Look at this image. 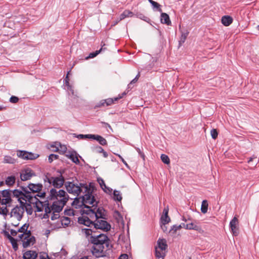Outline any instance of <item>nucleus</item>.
<instances>
[{"mask_svg": "<svg viewBox=\"0 0 259 259\" xmlns=\"http://www.w3.org/2000/svg\"><path fill=\"white\" fill-rule=\"evenodd\" d=\"M98 203L95 200L91 206L84 207L81 210L82 216L78 218V222L95 231L100 229L107 232L110 230L111 226L105 220L107 219L106 211L103 207H97Z\"/></svg>", "mask_w": 259, "mask_h": 259, "instance_id": "f257e3e1", "label": "nucleus"}, {"mask_svg": "<svg viewBox=\"0 0 259 259\" xmlns=\"http://www.w3.org/2000/svg\"><path fill=\"white\" fill-rule=\"evenodd\" d=\"M65 187L66 191L71 194L77 197L81 192L84 194L81 196L82 201L80 202L79 198H75L72 202L73 205H76L75 208L81 206H87V204L91 205L95 202V197L93 195V189L90 187V185L80 183L78 182L66 181L65 183Z\"/></svg>", "mask_w": 259, "mask_h": 259, "instance_id": "f03ea898", "label": "nucleus"}, {"mask_svg": "<svg viewBox=\"0 0 259 259\" xmlns=\"http://www.w3.org/2000/svg\"><path fill=\"white\" fill-rule=\"evenodd\" d=\"M82 231L87 237L91 236L90 241L96 246L103 245L108 240V237L105 234H99L91 228L82 229Z\"/></svg>", "mask_w": 259, "mask_h": 259, "instance_id": "7ed1b4c3", "label": "nucleus"}, {"mask_svg": "<svg viewBox=\"0 0 259 259\" xmlns=\"http://www.w3.org/2000/svg\"><path fill=\"white\" fill-rule=\"evenodd\" d=\"M12 191L8 189L0 191V214L7 215L8 213L7 206L12 202Z\"/></svg>", "mask_w": 259, "mask_h": 259, "instance_id": "20e7f679", "label": "nucleus"}, {"mask_svg": "<svg viewBox=\"0 0 259 259\" xmlns=\"http://www.w3.org/2000/svg\"><path fill=\"white\" fill-rule=\"evenodd\" d=\"M51 200L55 201L59 203L64 202V205L68 200L69 196L63 190H59L57 191L55 189H52L50 192L49 197Z\"/></svg>", "mask_w": 259, "mask_h": 259, "instance_id": "39448f33", "label": "nucleus"}, {"mask_svg": "<svg viewBox=\"0 0 259 259\" xmlns=\"http://www.w3.org/2000/svg\"><path fill=\"white\" fill-rule=\"evenodd\" d=\"M26 197L27 198V201L32 203L33 207L35 208V211H42L43 209H45V206H47V203L43 205L42 202L36 197V195L33 194L31 195H27Z\"/></svg>", "mask_w": 259, "mask_h": 259, "instance_id": "423d86ee", "label": "nucleus"}, {"mask_svg": "<svg viewBox=\"0 0 259 259\" xmlns=\"http://www.w3.org/2000/svg\"><path fill=\"white\" fill-rule=\"evenodd\" d=\"M64 206V202L59 203V202H57L55 201H53V204L51 206H49V203H47V206H45V211L46 212L45 216L46 215L47 218H49L48 213H51L52 211H54L55 212H60L62 210Z\"/></svg>", "mask_w": 259, "mask_h": 259, "instance_id": "0eeeda50", "label": "nucleus"}, {"mask_svg": "<svg viewBox=\"0 0 259 259\" xmlns=\"http://www.w3.org/2000/svg\"><path fill=\"white\" fill-rule=\"evenodd\" d=\"M24 202L22 200H20V206L16 205L14 208L12 209L11 212V217H13L20 221L21 220L24 213Z\"/></svg>", "mask_w": 259, "mask_h": 259, "instance_id": "6e6552de", "label": "nucleus"}, {"mask_svg": "<svg viewBox=\"0 0 259 259\" xmlns=\"http://www.w3.org/2000/svg\"><path fill=\"white\" fill-rule=\"evenodd\" d=\"M22 188L23 191L16 189L12 191V193L14 196L18 198L20 202V200L28 201L27 198L26 196L27 195H31L32 194L27 190V188L22 187Z\"/></svg>", "mask_w": 259, "mask_h": 259, "instance_id": "1a4fd4ad", "label": "nucleus"}, {"mask_svg": "<svg viewBox=\"0 0 259 259\" xmlns=\"http://www.w3.org/2000/svg\"><path fill=\"white\" fill-rule=\"evenodd\" d=\"M60 173V175L58 177H51L50 181L51 182V184L54 187L60 188L62 187V186L66 182H65V179L62 175V173L60 171H58Z\"/></svg>", "mask_w": 259, "mask_h": 259, "instance_id": "9d476101", "label": "nucleus"}, {"mask_svg": "<svg viewBox=\"0 0 259 259\" xmlns=\"http://www.w3.org/2000/svg\"><path fill=\"white\" fill-rule=\"evenodd\" d=\"M17 155L18 157L24 160H33L36 159L39 156L37 154L22 150H18L17 151Z\"/></svg>", "mask_w": 259, "mask_h": 259, "instance_id": "9b49d317", "label": "nucleus"}, {"mask_svg": "<svg viewBox=\"0 0 259 259\" xmlns=\"http://www.w3.org/2000/svg\"><path fill=\"white\" fill-rule=\"evenodd\" d=\"M28 189L30 191H29L30 193L32 192V194H34V193L36 192H39L40 191L42 188V185L39 183L35 184L32 183H30L27 186ZM37 196L39 197H44L45 196V193H42L40 195H39L38 194L36 195Z\"/></svg>", "mask_w": 259, "mask_h": 259, "instance_id": "f8f14e48", "label": "nucleus"}, {"mask_svg": "<svg viewBox=\"0 0 259 259\" xmlns=\"http://www.w3.org/2000/svg\"><path fill=\"white\" fill-rule=\"evenodd\" d=\"M34 176H35L34 172L29 168L22 170L20 173V178L23 181L30 180Z\"/></svg>", "mask_w": 259, "mask_h": 259, "instance_id": "ddd939ff", "label": "nucleus"}, {"mask_svg": "<svg viewBox=\"0 0 259 259\" xmlns=\"http://www.w3.org/2000/svg\"><path fill=\"white\" fill-rule=\"evenodd\" d=\"M238 220L235 217L230 222V228L233 235L237 236L239 234L238 231Z\"/></svg>", "mask_w": 259, "mask_h": 259, "instance_id": "4468645a", "label": "nucleus"}, {"mask_svg": "<svg viewBox=\"0 0 259 259\" xmlns=\"http://www.w3.org/2000/svg\"><path fill=\"white\" fill-rule=\"evenodd\" d=\"M35 241V238L31 236V234H29L28 236L25 237L23 242V246L24 248H26L30 246L31 244H33Z\"/></svg>", "mask_w": 259, "mask_h": 259, "instance_id": "2eb2a0df", "label": "nucleus"}, {"mask_svg": "<svg viewBox=\"0 0 259 259\" xmlns=\"http://www.w3.org/2000/svg\"><path fill=\"white\" fill-rule=\"evenodd\" d=\"M37 256V254L35 251L29 250L27 251L23 254V259H35Z\"/></svg>", "mask_w": 259, "mask_h": 259, "instance_id": "dca6fc26", "label": "nucleus"}, {"mask_svg": "<svg viewBox=\"0 0 259 259\" xmlns=\"http://www.w3.org/2000/svg\"><path fill=\"white\" fill-rule=\"evenodd\" d=\"M72 161L76 164H79V160L78 159V154L75 151L70 153L69 154L66 155Z\"/></svg>", "mask_w": 259, "mask_h": 259, "instance_id": "f3484780", "label": "nucleus"}, {"mask_svg": "<svg viewBox=\"0 0 259 259\" xmlns=\"http://www.w3.org/2000/svg\"><path fill=\"white\" fill-rule=\"evenodd\" d=\"M167 247V245L166 244V241L164 239H160L159 238L157 242V245L155 247L158 248L159 249L166 250V249Z\"/></svg>", "mask_w": 259, "mask_h": 259, "instance_id": "a211bd4d", "label": "nucleus"}, {"mask_svg": "<svg viewBox=\"0 0 259 259\" xmlns=\"http://www.w3.org/2000/svg\"><path fill=\"white\" fill-rule=\"evenodd\" d=\"M24 202L23 207H24V210L25 209L27 213L29 215L32 214L33 212V204L29 203L28 201H23Z\"/></svg>", "mask_w": 259, "mask_h": 259, "instance_id": "6ab92c4d", "label": "nucleus"}, {"mask_svg": "<svg viewBox=\"0 0 259 259\" xmlns=\"http://www.w3.org/2000/svg\"><path fill=\"white\" fill-rule=\"evenodd\" d=\"M92 139L97 141L101 145L104 146L107 145V142L106 140L102 136L98 135H92L91 136Z\"/></svg>", "mask_w": 259, "mask_h": 259, "instance_id": "aec40b11", "label": "nucleus"}, {"mask_svg": "<svg viewBox=\"0 0 259 259\" xmlns=\"http://www.w3.org/2000/svg\"><path fill=\"white\" fill-rule=\"evenodd\" d=\"M160 21L162 23L165 24L167 25H170L171 24L169 17L166 13H161Z\"/></svg>", "mask_w": 259, "mask_h": 259, "instance_id": "412c9836", "label": "nucleus"}, {"mask_svg": "<svg viewBox=\"0 0 259 259\" xmlns=\"http://www.w3.org/2000/svg\"><path fill=\"white\" fill-rule=\"evenodd\" d=\"M155 255L156 258L163 259L166 255V251L162 249L160 250L158 248L155 247Z\"/></svg>", "mask_w": 259, "mask_h": 259, "instance_id": "4be33fe9", "label": "nucleus"}, {"mask_svg": "<svg viewBox=\"0 0 259 259\" xmlns=\"http://www.w3.org/2000/svg\"><path fill=\"white\" fill-rule=\"evenodd\" d=\"M134 15V13L127 10H124L123 13L120 15L119 18V21H121L122 20H123L124 19L127 18V17H132Z\"/></svg>", "mask_w": 259, "mask_h": 259, "instance_id": "5701e85b", "label": "nucleus"}, {"mask_svg": "<svg viewBox=\"0 0 259 259\" xmlns=\"http://www.w3.org/2000/svg\"><path fill=\"white\" fill-rule=\"evenodd\" d=\"M221 21L224 25L228 26L232 23L233 19L229 16H224L222 17Z\"/></svg>", "mask_w": 259, "mask_h": 259, "instance_id": "b1692460", "label": "nucleus"}, {"mask_svg": "<svg viewBox=\"0 0 259 259\" xmlns=\"http://www.w3.org/2000/svg\"><path fill=\"white\" fill-rule=\"evenodd\" d=\"M3 162L4 163L14 164L16 160L9 155H5L4 157Z\"/></svg>", "mask_w": 259, "mask_h": 259, "instance_id": "393cba45", "label": "nucleus"}, {"mask_svg": "<svg viewBox=\"0 0 259 259\" xmlns=\"http://www.w3.org/2000/svg\"><path fill=\"white\" fill-rule=\"evenodd\" d=\"M122 97V96H120L118 97H116L114 98H108L105 100V102L106 103V106H110L114 103L115 101H117L119 99H121Z\"/></svg>", "mask_w": 259, "mask_h": 259, "instance_id": "a878e982", "label": "nucleus"}, {"mask_svg": "<svg viewBox=\"0 0 259 259\" xmlns=\"http://www.w3.org/2000/svg\"><path fill=\"white\" fill-rule=\"evenodd\" d=\"M148 2L151 4L154 9H156L158 12H162L161 6L157 2L153 0H148Z\"/></svg>", "mask_w": 259, "mask_h": 259, "instance_id": "bb28decb", "label": "nucleus"}, {"mask_svg": "<svg viewBox=\"0 0 259 259\" xmlns=\"http://www.w3.org/2000/svg\"><path fill=\"white\" fill-rule=\"evenodd\" d=\"M208 210V203L206 200H204L202 202L201 206V211L203 213L207 212Z\"/></svg>", "mask_w": 259, "mask_h": 259, "instance_id": "cd10ccee", "label": "nucleus"}, {"mask_svg": "<svg viewBox=\"0 0 259 259\" xmlns=\"http://www.w3.org/2000/svg\"><path fill=\"white\" fill-rule=\"evenodd\" d=\"M113 199L115 201H120L122 199V196L119 191L114 190L113 192Z\"/></svg>", "mask_w": 259, "mask_h": 259, "instance_id": "c85d7f7f", "label": "nucleus"}, {"mask_svg": "<svg viewBox=\"0 0 259 259\" xmlns=\"http://www.w3.org/2000/svg\"><path fill=\"white\" fill-rule=\"evenodd\" d=\"M15 177L14 176H10L7 178L6 183L9 186H11L15 183Z\"/></svg>", "mask_w": 259, "mask_h": 259, "instance_id": "c756f323", "label": "nucleus"}, {"mask_svg": "<svg viewBox=\"0 0 259 259\" xmlns=\"http://www.w3.org/2000/svg\"><path fill=\"white\" fill-rule=\"evenodd\" d=\"M188 34L189 32L187 31L182 32L180 40L179 41L180 45H181L182 44H183L185 41Z\"/></svg>", "mask_w": 259, "mask_h": 259, "instance_id": "7c9ffc66", "label": "nucleus"}, {"mask_svg": "<svg viewBox=\"0 0 259 259\" xmlns=\"http://www.w3.org/2000/svg\"><path fill=\"white\" fill-rule=\"evenodd\" d=\"M92 252L93 254L96 257L102 256L104 253L102 249L100 250V249H97L96 247H94Z\"/></svg>", "mask_w": 259, "mask_h": 259, "instance_id": "2f4dec72", "label": "nucleus"}, {"mask_svg": "<svg viewBox=\"0 0 259 259\" xmlns=\"http://www.w3.org/2000/svg\"><path fill=\"white\" fill-rule=\"evenodd\" d=\"M162 224L164 225L170 222V218L168 215H162L160 219Z\"/></svg>", "mask_w": 259, "mask_h": 259, "instance_id": "473e14b6", "label": "nucleus"}, {"mask_svg": "<svg viewBox=\"0 0 259 259\" xmlns=\"http://www.w3.org/2000/svg\"><path fill=\"white\" fill-rule=\"evenodd\" d=\"M198 229L199 227L193 223L186 224V229L198 230Z\"/></svg>", "mask_w": 259, "mask_h": 259, "instance_id": "72a5a7b5", "label": "nucleus"}, {"mask_svg": "<svg viewBox=\"0 0 259 259\" xmlns=\"http://www.w3.org/2000/svg\"><path fill=\"white\" fill-rule=\"evenodd\" d=\"M104 49L103 48V47L99 50L95 51V52H93L90 54L89 56L86 58V59H88L89 58H93L97 56L100 53H101L103 50Z\"/></svg>", "mask_w": 259, "mask_h": 259, "instance_id": "f704fd0d", "label": "nucleus"}, {"mask_svg": "<svg viewBox=\"0 0 259 259\" xmlns=\"http://www.w3.org/2000/svg\"><path fill=\"white\" fill-rule=\"evenodd\" d=\"M113 217L118 222L122 221V217L118 211L114 212Z\"/></svg>", "mask_w": 259, "mask_h": 259, "instance_id": "c9c22d12", "label": "nucleus"}, {"mask_svg": "<svg viewBox=\"0 0 259 259\" xmlns=\"http://www.w3.org/2000/svg\"><path fill=\"white\" fill-rule=\"evenodd\" d=\"M160 157H161V159L162 161L164 163L168 164L170 163V160L167 155L162 154L161 155Z\"/></svg>", "mask_w": 259, "mask_h": 259, "instance_id": "e433bc0d", "label": "nucleus"}, {"mask_svg": "<svg viewBox=\"0 0 259 259\" xmlns=\"http://www.w3.org/2000/svg\"><path fill=\"white\" fill-rule=\"evenodd\" d=\"M28 226H29L28 225L25 224L21 228H20L18 229V232H20V233H23L28 232V231L27 230V229H28Z\"/></svg>", "mask_w": 259, "mask_h": 259, "instance_id": "4c0bfd02", "label": "nucleus"}, {"mask_svg": "<svg viewBox=\"0 0 259 259\" xmlns=\"http://www.w3.org/2000/svg\"><path fill=\"white\" fill-rule=\"evenodd\" d=\"M48 215L49 217L51 215V219L52 220H55L58 219L60 217L59 212H55L54 211H52L51 213H48Z\"/></svg>", "mask_w": 259, "mask_h": 259, "instance_id": "58836bf2", "label": "nucleus"}, {"mask_svg": "<svg viewBox=\"0 0 259 259\" xmlns=\"http://www.w3.org/2000/svg\"><path fill=\"white\" fill-rule=\"evenodd\" d=\"M182 228V226L175 225H173L171 229L169 231V233L171 234H175L177 230H180Z\"/></svg>", "mask_w": 259, "mask_h": 259, "instance_id": "ea45409f", "label": "nucleus"}, {"mask_svg": "<svg viewBox=\"0 0 259 259\" xmlns=\"http://www.w3.org/2000/svg\"><path fill=\"white\" fill-rule=\"evenodd\" d=\"M10 241L11 242V243L12 244L13 249L15 251L17 250L18 248V244L17 243V240L14 238H11V239L10 240Z\"/></svg>", "mask_w": 259, "mask_h": 259, "instance_id": "a19ab883", "label": "nucleus"}, {"mask_svg": "<svg viewBox=\"0 0 259 259\" xmlns=\"http://www.w3.org/2000/svg\"><path fill=\"white\" fill-rule=\"evenodd\" d=\"M61 224L62 225L68 226L70 223V219L67 217H63L61 219Z\"/></svg>", "mask_w": 259, "mask_h": 259, "instance_id": "79ce46f5", "label": "nucleus"}, {"mask_svg": "<svg viewBox=\"0 0 259 259\" xmlns=\"http://www.w3.org/2000/svg\"><path fill=\"white\" fill-rule=\"evenodd\" d=\"M69 81H66L65 82V85L66 87H67V90L71 92V93L72 94V95H74V91H73V87L72 85H71L70 84H69Z\"/></svg>", "mask_w": 259, "mask_h": 259, "instance_id": "37998d69", "label": "nucleus"}, {"mask_svg": "<svg viewBox=\"0 0 259 259\" xmlns=\"http://www.w3.org/2000/svg\"><path fill=\"white\" fill-rule=\"evenodd\" d=\"M91 136H92V134H88V135H83V134H79L76 137L78 139H92V137Z\"/></svg>", "mask_w": 259, "mask_h": 259, "instance_id": "c03bdc74", "label": "nucleus"}, {"mask_svg": "<svg viewBox=\"0 0 259 259\" xmlns=\"http://www.w3.org/2000/svg\"><path fill=\"white\" fill-rule=\"evenodd\" d=\"M59 157V156L56 154H52L49 155L48 160L49 163H52L54 159H57Z\"/></svg>", "mask_w": 259, "mask_h": 259, "instance_id": "a18cd8bd", "label": "nucleus"}, {"mask_svg": "<svg viewBox=\"0 0 259 259\" xmlns=\"http://www.w3.org/2000/svg\"><path fill=\"white\" fill-rule=\"evenodd\" d=\"M210 134L213 139H215L218 137V133L215 129H212L210 131Z\"/></svg>", "mask_w": 259, "mask_h": 259, "instance_id": "49530a36", "label": "nucleus"}, {"mask_svg": "<svg viewBox=\"0 0 259 259\" xmlns=\"http://www.w3.org/2000/svg\"><path fill=\"white\" fill-rule=\"evenodd\" d=\"M29 234H30V231H28V232H26L25 233H22V234H20L18 236V237L22 241H23L25 237H26V236H28Z\"/></svg>", "mask_w": 259, "mask_h": 259, "instance_id": "de8ad7c7", "label": "nucleus"}, {"mask_svg": "<svg viewBox=\"0 0 259 259\" xmlns=\"http://www.w3.org/2000/svg\"><path fill=\"white\" fill-rule=\"evenodd\" d=\"M106 103L105 102V100H101L99 103H98L95 106V108L101 107L102 106H105Z\"/></svg>", "mask_w": 259, "mask_h": 259, "instance_id": "09e8293b", "label": "nucleus"}, {"mask_svg": "<svg viewBox=\"0 0 259 259\" xmlns=\"http://www.w3.org/2000/svg\"><path fill=\"white\" fill-rule=\"evenodd\" d=\"M102 189L105 193L109 194H111L112 192V189L111 188L106 186V185L104 186V187L102 188Z\"/></svg>", "mask_w": 259, "mask_h": 259, "instance_id": "8fccbe9b", "label": "nucleus"}, {"mask_svg": "<svg viewBox=\"0 0 259 259\" xmlns=\"http://www.w3.org/2000/svg\"><path fill=\"white\" fill-rule=\"evenodd\" d=\"M137 151L138 152L139 154L140 155V156L143 158V159L145 160V155L144 153L140 150V148L136 147L135 148Z\"/></svg>", "mask_w": 259, "mask_h": 259, "instance_id": "3c124183", "label": "nucleus"}, {"mask_svg": "<svg viewBox=\"0 0 259 259\" xmlns=\"http://www.w3.org/2000/svg\"><path fill=\"white\" fill-rule=\"evenodd\" d=\"M18 100V98L16 96H12L10 99V102L13 103H17Z\"/></svg>", "mask_w": 259, "mask_h": 259, "instance_id": "603ef678", "label": "nucleus"}, {"mask_svg": "<svg viewBox=\"0 0 259 259\" xmlns=\"http://www.w3.org/2000/svg\"><path fill=\"white\" fill-rule=\"evenodd\" d=\"M140 76V73H139L137 76L135 77V78H134L130 82V83L128 84V86L131 85V84H132L133 83H136L138 79H139V77Z\"/></svg>", "mask_w": 259, "mask_h": 259, "instance_id": "864d4df0", "label": "nucleus"}, {"mask_svg": "<svg viewBox=\"0 0 259 259\" xmlns=\"http://www.w3.org/2000/svg\"><path fill=\"white\" fill-rule=\"evenodd\" d=\"M94 150L98 153H102L103 152L104 149L100 146H96L94 148Z\"/></svg>", "mask_w": 259, "mask_h": 259, "instance_id": "5fc2aeb1", "label": "nucleus"}, {"mask_svg": "<svg viewBox=\"0 0 259 259\" xmlns=\"http://www.w3.org/2000/svg\"><path fill=\"white\" fill-rule=\"evenodd\" d=\"M98 182L102 189L106 185L103 179L98 180Z\"/></svg>", "mask_w": 259, "mask_h": 259, "instance_id": "6e6d98bb", "label": "nucleus"}, {"mask_svg": "<svg viewBox=\"0 0 259 259\" xmlns=\"http://www.w3.org/2000/svg\"><path fill=\"white\" fill-rule=\"evenodd\" d=\"M47 258L50 259L48 255L46 253H43L39 256V259H47Z\"/></svg>", "mask_w": 259, "mask_h": 259, "instance_id": "4d7b16f0", "label": "nucleus"}, {"mask_svg": "<svg viewBox=\"0 0 259 259\" xmlns=\"http://www.w3.org/2000/svg\"><path fill=\"white\" fill-rule=\"evenodd\" d=\"M168 206H167L166 207H164L163 210V215H168Z\"/></svg>", "mask_w": 259, "mask_h": 259, "instance_id": "13d9d810", "label": "nucleus"}, {"mask_svg": "<svg viewBox=\"0 0 259 259\" xmlns=\"http://www.w3.org/2000/svg\"><path fill=\"white\" fill-rule=\"evenodd\" d=\"M5 235L7 237V238L10 240L11 239V238H13L11 236V234H10L8 232L5 231L4 232Z\"/></svg>", "mask_w": 259, "mask_h": 259, "instance_id": "bf43d9fd", "label": "nucleus"}, {"mask_svg": "<svg viewBox=\"0 0 259 259\" xmlns=\"http://www.w3.org/2000/svg\"><path fill=\"white\" fill-rule=\"evenodd\" d=\"M18 232V231H16V230L12 229L11 230V236H16Z\"/></svg>", "mask_w": 259, "mask_h": 259, "instance_id": "052dcab7", "label": "nucleus"}, {"mask_svg": "<svg viewBox=\"0 0 259 259\" xmlns=\"http://www.w3.org/2000/svg\"><path fill=\"white\" fill-rule=\"evenodd\" d=\"M52 177H49L47 175L45 176V178L44 179V181L45 182H48L49 184H51V182L50 181V179Z\"/></svg>", "mask_w": 259, "mask_h": 259, "instance_id": "680f3d73", "label": "nucleus"}, {"mask_svg": "<svg viewBox=\"0 0 259 259\" xmlns=\"http://www.w3.org/2000/svg\"><path fill=\"white\" fill-rule=\"evenodd\" d=\"M127 258H128V256L126 254H121L119 257V259H127Z\"/></svg>", "mask_w": 259, "mask_h": 259, "instance_id": "e2e57ef3", "label": "nucleus"}, {"mask_svg": "<svg viewBox=\"0 0 259 259\" xmlns=\"http://www.w3.org/2000/svg\"><path fill=\"white\" fill-rule=\"evenodd\" d=\"M119 158L121 159V161L127 166L128 167V164H127L126 162L124 160V159L122 158L121 156L120 155H118Z\"/></svg>", "mask_w": 259, "mask_h": 259, "instance_id": "0e129e2a", "label": "nucleus"}, {"mask_svg": "<svg viewBox=\"0 0 259 259\" xmlns=\"http://www.w3.org/2000/svg\"><path fill=\"white\" fill-rule=\"evenodd\" d=\"M59 146H60V148H61V150L62 152H65V151H66V150L67 148H66V147L65 146H61L60 144H59Z\"/></svg>", "mask_w": 259, "mask_h": 259, "instance_id": "69168bd1", "label": "nucleus"}, {"mask_svg": "<svg viewBox=\"0 0 259 259\" xmlns=\"http://www.w3.org/2000/svg\"><path fill=\"white\" fill-rule=\"evenodd\" d=\"M102 153H103V156H104V157H105V158L107 157V156H108V154H107V153L106 151H105L104 150H103V152H102Z\"/></svg>", "mask_w": 259, "mask_h": 259, "instance_id": "338daca9", "label": "nucleus"}, {"mask_svg": "<svg viewBox=\"0 0 259 259\" xmlns=\"http://www.w3.org/2000/svg\"><path fill=\"white\" fill-rule=\"evenodd\" d=\"M179 226H182V228H184L186 229V224L184 223H181Z\"/></svg>", "mask_w": 259, "mask_h": 259, "instance_id": "774afa93", "label": "nucleus"}]
</instances>
